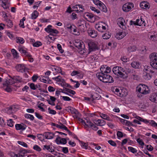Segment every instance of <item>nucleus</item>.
<instances>
[{"mask_svg":"<svg viewBox=\"0 0 157 157\" xmlns=\"http://www.w3.org/2000/svg\"><path fill=\"white\" fill-rule=\"evenodd\" d=\"M97 77L101 81L105 83H111L114 82L113 78L110 75L103 73H98L96 74Z\"/></svg>","mask_w":157,"mask_h":157,"instance_id":"obj_1","label":"nucleus"},{"mask_svg":"<svg viewBox=\"0 0 157 157\" xmlns=\"http://www.w3.org/2000/svg\"><path fill=\"white\" fill-rule=\"evenodd\" d=\"M136 90L140 94L144 95L147 94L150 92L148 86L142 84H140L136 87Z\"/></svg>","mask_w":157,"mask_h":157,"instance_id":"obj_2","label":"nucleus"},{"mask_svg":"<svg viewBox=\"0 0 157 157\" xmlns=\"http://www.w3.org/2000/svg\"><path fill=\"white\" fill-rule=\"evenodd\" d=\"M150 65L154 69L157 70V53L155 52L152 53L150 56Z\"/></svg>","mask_w":157,"mask_h":157,"instance_id":"obj_3","label":"nucleus"},{"mask_svg":"<svg viewBox=\"0 0 157 157\" xmlns=\"http://www.w3.org/2000/svg\"><path fill=\"white\" fill-rule=\"evenodd\" d=\"M136 118L140 121H142L146 124L149 123L154 127H157V123H156L154 120L150 121L146 119H144L139 116H136Z\"/></svg>","mask_w":157,"mask_h":157,"instance_id":"obj_4","label":"nucleus"},{"mask_svg":"<svg viewBox=\"0 0 157 157\" xmlns=\"http://www.w3.org/2000/svg\"><path fill=\"white\" fill-rule=\"evenodd\" d=\"M89 50L90 52L98 50L99 48L97 44L94 41H90L88 43Z\"/></svg>","mask_w":157,"mask_h":157,"instance_id":"obj_5","label":"nucleus"},{"mask_svg":"<svg viewBox=\"0 0 157 157\" xmlns=\"http://www.w3.org/2000/svg\"><path fill=\"white\" fill-rule=\"evenodd\" d=\"M133 6L132 3H127L123 6L122 10L124 12H128L131 10L132 7H133Z\"/></svg>","mask_w":157,"mask_h":157,"instance_id":"obj_6","label":"nucleus"},{"mask_svg":"<svg viewBox=\"0 0 157 157\" xmlns=\"http://www.w3.org/2000/svg\"><path fill=\"white\" fill-rule=\"evenodd\" d=\"M73 26L74 27H73V26L70 24H67L66 25L67 27V29H70L71 31H73L74 33H75V35H79L80 34L79 31H78L76 27L74 25H73Z\"/></svg>","mask_w":157,"mask_h":157,"instance_id":"obj_7","label":"nucleus"},{"mask_svg":"<svg viewBox=\"0 0 157 157\" xmlns=\"http://www.w3.org/2000/svg\"><path fill=\"white\" fill-rule=\"evenodd\" d=\"M16 68L18 71L21 72H25V70H26L27 69L24 64H17L16 66Z\"/></svg>","mask_w":157,"mask_h":157,"instance_id":"obj_8","label":"nucleus"},{"mask_svg":"<svg viewBox=\"0 0 157 157\" xmlns=\"http://www.w3.org/2000/svg\"><path fill=\"white\" fill-rule=\"evenodd\" d=\"M55 141L58 144H65L67 142L66 139L64 138H61L59 136H58L56 139Z\"/></svg>","mask_w":157,"mask_h":157,"instance_id":"obj_9","label":"nucleus"},{"mask_svg":"<svg viewBox=\"0 0 157 157\" xmlns=\"http://www.w3.org/2000/svg\"><path fill=\"white\" fill-rule=\"evenodd\" d=\"M89 35L92 38H95L98 35V32L95 30L89 29L87 31Z\"/></svg>","mask_w":157,"mask_h":157,"instance_id":"obj_10","label":"nucleus"},{"mask_svg":"<svg viewBox=\"0 0 157 157\" xmlns=\"http://www.w3.org/2000/svg\"><path fill=\"white\" fill-rule=\"evenodd\" d=\"M126 35V33L124 32H119L116 34L115 37L117 39H121Z\"/></svg>","mask_w":157,"mask_h":157,"instance_id":"obj_11","label":"nucleus"},{"mask_svg":"<svg viewBox=\"0 0 157 157\" xmlns=\"http://www.w3.org/2000/svg\"><path fill=\"white\" fill-rule=\"evenodd\" d=\"M44 136L45 138L47 139H52L54 136V134L52 133L49 132H45L44 133Z\"/></svg>","mask_w":157,"mask_h":157,"instance_id":"obj_12","label":"nucleus"},{"mask_svg":"<svg viewBox=\"0 0 157 157\" xmlns=\"http://www.w3.org/2000/svg\"><path fill=\"white\" fill-rule=\"evenodd\" d=\"M5 21L7 23L6 25L7 27L11 28L13 26V22L10 19L7 18V16L6 15L5 16Z\"/></svg>","mask_w":157,"mask_h":157,"instance_id":"obj_13","label":"nucleus"},{"mask_svg":"<svg viewBox=\"0 0 157 157\" xmlns=\"http://www.w3.org/2000/svg\"><path fill=\"white\" fill-rule=\"evenodd\" d=\"M136 22L137 23V25L142 26V27L145 26L146 25V23L145 22L144 19L140 17V19H136Z\"/></svg>","mask_w":157,"mask_h":157,"instance_id":"obj_14","label":"nucleus"},{"mask_svg":"<svg viewBox=\"0 0 157 157\" xmlns=\"http://www.w3.org/2000/svg\"><path fill=\"white\" fill-rule=\"evenodd\" d=\"M149 99L152 102L157 103V94H153L149 97Z\"/></svg>","mask_w":157,"mask_h":157,"instance_id":"obj_15","label":"nucleus"},{"mask_svg":"<svg viewBox=\"0 0 157 157\" xmlns=\"http://www.w3.org/2000/svg\"><path fill=\"white\" fill-rule=\"evenodd\" d=\"M140 6L142 8H145L147 9H149L150 7L149 3L146 1L141 2L140 4Z\"/></svg>","mask_w":157,"mask_h":157,"instance_id":"obj_16","label":"nucleus"},{"mask_svg":"<svg viewBox=\"0 0 157 157\" xmlns=\"http://www.w3.org/2000/svg\"><path fill=\"white\" fill-rule=\"evenodd\" d=\"M83 17L84 18L86 19H89L90 20H92V19L94 18V15L91 13L86 12L84 13Z\"/></svg>","mask_w":157,"mask_h":157,"instance_id":"obj_17","label":"nucleus"},{"mask_svg":"<svg viewBox=\"0 0 157 157\" xmlns=\"http://www.w3.org/2000/svg\"><path fill=\"white\" fill-rule=\"evenodd\" d=\"M151 73L146 72H143V78L145 80H148L150 79L152 76V75Z\"/></svg>","mask_w":157,"mask_h":157,"instance_id":"obj_18","label":"nucleus"},{"mask_svg":"<svg viewBox=\"0 0 157 157\" xmlns=\"http://www.w3.org/2000/svg\"><path fill=\"white\" fill-rule=\"evenodd\" d=\"M154 68L148 66H145L144 67V72H147L151 73V74L154 73V72L153 71Z\"/></svg>","mask_w":157,"mask_h":157,"instance_id":"obj_19","label":"nucleus"},{"mask_svg":"<svg viewBox=\"0 0 157 157\" xmlns=\"http://www.w3.org/2000/svg\"><path fill=\"white\" fill-rule=\"evenodd\" d=\"M52 69H54L55 71H56L57 73H60L61 75H63L64 73H62V71L61 67H58L57 66L53 65H51L50 67Z\"/></svg>","mask_w":157,"mask_h":157,"instance_id":"obj_20","label":"nucleus"},{"mask_svg":"<svg viewBox=\"0 0 157 157\" xmlns=\"http://www.w3.org/2000/svg\"><path fill=\"white\" fill-rule=\"evenodd\" d=\"M117 22L118 25L120 27H121V26H123L124 25V20L123 17H120L117 19Z\"/></svg>","mask_w":157,"mask_h":157,"instance_id":"obj_21","label":"nucleus"},{"mask_svg":"<svg viewBox=\"0 0 157 157\" xmlns=\"http://www.w3.org/2000/svg\"><path fill=\"white\" fill-rule=\"evenodd\" d=\"M15 83H16V81H14L13 78L7 80L6 81L5 83L3 84V85L4 86L6 85H10Z\"/></svg>","mask_w":157,"mask_h":157,"instance_id":"obj_22","label":"nucleus"},{"mask_svg":"<svg viewBox=\"0 0 157 157\" xmlns=\"http://www.w3.org/2000/svg\"><path fill=\"white\" fill-rule=\"evenodd\" d=\"M19 51L21 53L23 54L24 55L27 57H31L32 55L29 54L23 48H21L19 49Z\"/></svg>","mask_w":157,"mask_h":157,"instance_id":"obj_23","label":"nucleus"},{"mask_svg":"<svg viewBox=\"0 0 157 157\" xmlns=\"http://www.w3.org/2000/svg\"><path fill=\"white\" fill-rule=\"evenodd\" d=\"M78 76H79L80 78H82L83 75L81 73V72L80 71H74L71 73V75L72 76H74L76 75H78Z\"/></svg>","mask_w":157,"mask_h":157,"instance_id":"obj_24","label":"nucleus"},{"mask_svg":"<svg viewBox=\"0 0 157 157\" xmlns=\"http://www.w3.org/2000/svg\"><path fill=\"white\" fill-rule=\"evenodd\" d=\"M26 125H22L20 124H16L15 125L16 129L17 130H24L26 128Z\"/></svg>","mask_w":157,"mask_h":157,"instance_id":"obj_25","label":"nucleus"},{"mask_svg":"<svg viewBox=\"0 0 157 157\" xmlns=\"http://www.w3.org/2000/svg\"><path fill=\"white\" fill-rule=\"evenodd\" d=\"M100 117L104 119L107 120L108 121H112V120L106 114L103 113H100L99 114Z\"/></svg>","mask_w":157,"mask_h":157,"instance_id":"obj_26","label":"nucleus"},{"mask_svg":"<svg viewBox=\"0 0 157 157\" xmlns=\"http://www.w3.org/2000/svg\"><path fill=\"white\" fill-rule=\"evenodd\" d=\"M100 4V5L99 6V9L103 12H107V9L105 5L103 2H101V3Z\"/></svg>","mask_w":157,"mask_h":157,"instance_id":"obj_27","label":"nucleus"},{"mask_svg":"<svg viewBox=\"0 0 157 157\" xmlns=\"http://www.w3.org/2000/svg\"><path fill=\"white\" fill-rule=\"evenodd\" d=\"M132 67L135 68H139L140 67V64L139 62H133L131 63Z\"/></svg>","mask_w":157,"mask_h":157,"instance_id":"obj_28","label":"nucleus"},{"mask_svg":"<svg viewBox=\"0 0 157 157\" xmlns=\"http://www.w3.org/2000/svg\"><path fill=\"white\" fill-rule=\"evenodd\" d=\"M39 13L36 10L33 12L31 15V18L33 19H36L38 16Z\"/></svg>","mask_w":157,"mask_h":157,"instance_id":"obj_29","label":"nucleus"},{"mask_svg":"<svg viewBox=\"0 0 157 157\" xmlns=\"http://www.w3.org/2000/svg\"><path fill=\"white\" fill-rule=\"evenodd\" d=\"M16 42L17 43L23 44L25 42V40L22 37H17L16 39Z\"/></svg>","mask_w":157,"mask_h":157,"instance_id":"obj_30","label":"nucleus"},{"mask_svg":"<svg viewBox=\"0 0 157 157\" xmlns=\"http://www.w3.org/2000/svg\"><path fill=\"white\" fill-rule=\"evenodd\" d=\"M111 36V34H109V32L104 34L102 36L104 39H108Z\"/></svg>","mask_w":157,"mask_h":157,"instance_id":"obj_31","label":"nucleus"},{"mask_svg":"<svg viewBox=\"0 0 157 157\" xmlns=\"http://www.w3.org/2000/svg\"><path fill=\"white\" fill-rule=\"evenodd\" d=\"M112 91L116 95L119 96L120 95H121V93H120L121 90L117 88H113Z\"/></svg>","mask_w":157,"mask_h":157,"instance_id":"obj_32","label":"nucleus"},{"mask_svg":"<svg viewBox=\"0 0 157 157\" xmlns=\"http://www.w3.org/2000/svg\"><path fill=\"white\" fill-rule=\"evenodd\" d=\"M13 78L14 81H16V82H21L22 81V78L19 76H14Z\"/></svg>","mask_w":157,"mask_h":157,"instance_id":"obj_33","label":"nucleus"},{"mask_svg":"<svg viewBox=\"0 0 157 157\" xmlns=\"http://www.w3.org/2000/svg\"><path fill=\"white\" fill-rule=\"evenodd\" d=\"M79 141L80 142L81 145L83 148L86 149L88 148V144L87 143H85L82 141H80V140H79Z\"/></svg>","mask_w":157,"mask_h":157,"instance_id":"obj_34","label":"nucleus"},{"mask_svg":"<svg viewBox=\"0 0 157 157\" xmlns=\"http://www.w3.org/2000/svg\"><path fill=\"white\" fill-rule=\"evenodd\" d=\"M121 78H126L127 77V75H126L122 72L119 71L117 75Z\"/></svg>","mask_w":157,"mask_h":157,"instance_id":"obj_35","label":"nucleus"},{"mask_svg":"<svg viewBox=\"0 0 157 157\" xmlns=\"http://www.w3.org/2000/svg\"><path fill=\"white\" fill-rule=\"evenodd\" d=\"M61 85L62 86H65L66 87H68L72 89H73V87L72 86L70 85L69 84L66 83V82H65L64 81L62 82L61 83Z\"/></svg>","mask_w":157,"mask_h":157,"instance_id":"obj_36","label":"nucleus"},{"mask_svg":"<svg viewBox=\"0 0 157 157\" xmlns=\"http://www.w3.org/2000/svg\"><path fill=\"white\" fill-rule=\"evenodd\" d=\"M50 149V146L49 145H44V147L43 148V149L44 150H45L46 149L48 150L49 151H50L52 153L55 151L54 149H52V150L50 151L49 150Z\"/></svg>","mask_w":157,"mask_h":157,"instance_id":"obj_37","label":"nucleus"},{"mask_svg":"<svg viewBox=\"0 0 157 157\" xmlns=\"http://www.w3.org/2000/svg\"><path fill=\"white\" fill-rule=\"evenodd\" d=\"M25 117L27 118H29L31 121H33L34 119V117L33 115L29 114H26L25 115Z\"/></svg>","mask_w":157,"mask_h":157,"instance_id":"obj_38","label":"nucleus"},{"mask_svg":"<svg viewBox=\"0 0 157 157\" xmlns=\"http://www.w3.org/2000/svg\"><path fill=\"white\" fill-rule=\"evenodd\" d=\"M128 151H131L133 153H136L137 152V150L135 148H133L132 147H128Z\"/></svg>","mask_w":157,"mask_h":157,"instance_id":"obj_39","label":"nucleus"},{"mask_svg":"<svg viewBox=\"0 0 157 157\" xmlns=\"http://www.w3.org/2000/svg\"><path fill=\"white\" fill-rule=\"evenodd\" d=\"M76 44H75V46L77 47L79 49H83V48H82V44L80 43H76Z\"/></svg>","mask_w":157,"mask_h":157,"instance_id":"obj_40","label":"nucleus"},{"mask_svg":"<svg viewBox=\"0 0 157 157\" xmlns=\"http://www.w3.org/2000/svg\"><path fill=\"white\" fill-rule=\"evenodd\" d=\"M37 136L38 139L41 141H43L44 140V134H37Z\"/></svg>","mask_w":157,"mask_h":157,"instance_id":"obj_41","label":"nucleus"},{"mask_svg":"<svg viewBox=\"0 0 157 157\" xmlns=\"http://www.w3.org/2000/svg\"><path fill=\"white\" fill-rule=\"evenodd\" d=\"M120 93H121V95H120V97H125L127 95V93L124 90H121Z\"/></svg>","mask_w":157,"mask_h":157,"instance_id":"obj_42","label":"nucleus"},{"mask_svg":"<svg viewBox=\"0 0 157 157\" xmlns=\"http://www.w3.org/2000/svg\"><path fill=\"white\" fill-rule=\"evenodd\" d=\"M136 141L137 142L139 143V144L140 145H141V146H142V148H143L144 144V142L142 140L139 138L137 139Z\"/></svg>","mask_w":157,"mask_h":157,"instance_id":"obj_43","label":"nucleus"},{"mask_svg":"<svg viewBox=\"0 0 157 157\" xmlns=\"http://www.w3.org/2000/svg\"><path fill=\"white\" fill-rule=\"evenodd\" d=\"M68 110H69L72 113L76 114V110L72 107L68 106Z\"/></svg>","mask_w":157,"mask_h":157,"instance_id":"obj_44","label":"nucleus"},{"mask_svg":"<svg viewBox=\"0 0 157 157\" xmlns=\"http://www.w3.org/2000/svg\"><path fill=\"white\" fill-rule=\"evenodd\" d=\"M14 122L13 121L12 119H10L7 121V124L8 126L12 127L13 126V123Z\"/></svg>","mask_w":157,"mask_h":157,"instance_id":"obj_45","label":"nucleus"},{"mask_svg":"<svg viewBox=\"0 0 157 157\" xmlns=\"http://www.w3.org/2000/svg\"><path fill=\"white\" fill-rule=\"evenodd\" d=\"M29 86L30 89L33 90H35L36 89V85H35L34 83H29Z\"/></svg>","mask_w":157,"mask_h":157,"instance_id":"obj_46","label":"nucleus"},{"mask_svg":"<svg viewBox=\"0 0 157 157\" xmlns=\"http://www.w3.org/2000/svg\"><path fill=\"white\" fill-rule=\"evenodd\" d=\"M49 31H48V32H47V33H54L56 34L59 33V31L56 29H49Z\"/></svg>","mask_w":157,"mask_h":157,"instance_id":"obj_47","label":"nucleus"},{"mask_svg":"<svg viewBox=\"0 0 157 157\" xmlns=\"http://www.w3.org/2000/svg\"><path fill=\"white\" fill-rule=\"evenodd\" d=\"M72 8L73 9H78V8H79V10L80 8H81V9L82 10H84V9L83 7L82 6V5L79 4L76 5L75 6H73L72 7Z\"/></svg>","mask_w":157,"mask_h":157,"instance_id":"obj_48","label":"nucleus"},{"mask_svg":"<svg viewBox=\"0 0 157 157\" xmlns=\"http://www.w3.org/2000/svg\"><path fill=\"white\" fill-rule=\"evenodd\" d=\"M150 39L153 41H155L157 40V35H151L149 38Z\"/></svg>","mask_w":157,"mask_h":157,"instance_id":"obj_49","label":"nucleus"},{"mask_svg":"<svg viewBox=\"0 0 157 157\" xmlns=\"http://www.w3.org/2000/svg\"><path fill=\"white\" fill-rule=\"evenodd\" d=\"M42 45V43L39 41H37L36 42L34 43L33 44V45L34 47H38Z\"/></svg>","mask_w":157,"mask_h":157,"instance_id":"obj_50","label":"nucleus"},{"mask_svg":"<svg viewBox=\"0 0 157 157\" xmlns=\"http://www.w3.org/2000/svg\"><path fill=\"white\" fill-rule=\"evenodd\" d=\"M117 117L118 118V119L123 124H125L126 125V124H127L128 121L124 119H122L120 117Z\"/></svg>","mask_w":157,"mask_h":157,"instance_id":"obj_51","label":"nucleus"},{"mask_svg":"<svg viewBox=\"0 0 157 157\" xmlns=\"http://www.w3.org/2000/svg\"><path fill=\"white\" fill-rule=\"evenodd\" d=\"M33 149L36 151L40 152L41 151V149L37 145H35L33 147Z\"/></svg>","mask_w":157,"mask_h":157,"instance_id":"obj_52","label":"nucleus"},{"mask_svg":"<svg viewBox=\"0 0 157 157\" xmlns=\"http://www.w3.org/2000/svg\"><path fill=\"white\" fill-rule=\"evenodd\" d=\"M113 71L115 75H117L119 71L118 69L117 66L113 67Z\"/></svg>","mask_w":157,"mask_h":157,"instance_id":"obj_53","label":"nucleus"},{"mask_svg":"<svg viewBox=\"0 0 157 157\" xmlns=\"http://www.w3.org/2000/svg\"><path fill=\"white\" fill-rule=\"evenodd\" d=\"M117 135L118 138L119 139H120L121 138L123 137L124 136L122 132L120 131H118L117 132Z\"/></svg>","mask_w":157,"mask_h":157,"instance_id":"obj_54","label":"nucleus"},{"mask_svg":"<svg viewBox=\"0 0 157 157\" xmlns=\"http://www.w3.org/2000/svg\"><path fill=\"white\" fill-rule=\"evenodd\" d=\"M136 47L135 46H130L128 48V50L130 52H133L136 51Z\"/></svg>","mask_w":157,"mask_h":157,"instance_id":"obj_55","label":"nucleus"},{"mask_svg":"<svg viewBox=\"0 0 157 157\" xmlns=\"http://www.w3.org/2000/svg\"><path fill=\"white\" fill-rule=\"evenodd\" d=\"M17 143L23 146L27 147H28V145L25 142H23V141H17Z\"/></svg>","mask_w":157,"mask_h":157,"instance_id":"obj_56","label":"nucleus"},{"mask_svg":"<svg viewBox=\"0 0 157 157\" xmlns=\"http://www.w3.org/2000/svg\"><path fill=\"white\" fill-rule=\"evenodd\" d=\"M108 143L112 146L114 147L117 146V144L114 141L112 140H108Z\"/></svg>","mask_w":157,"mask_h":157,"instance_id":"obj_57","label":"nucleus"},{"mask_svg":"<svg viewBox=\"0 0 157 157\" xmlns=\"http://www.w3.org/2000/svg\"><path fill=\"white\" fill-rule=\"evenodd\" d=\"M48 110L49 113L50 114L54 115L56 113V111L53 109H51L50 107L48 108Z\"/></svg>","mask_w":157,"mask_h":157,"instance_id":"obj_58","label":"nucleus"},{"mask_svg":"<svg viewBox=\"0 0 157 157\" xmlns=\"http://www.w3.org/2000/svg\"><path fill=\"white\" fill-rule=\"evenodd\" d=\"M11 52L14 57H17L18 53L17 51L15 49H12L11 50Z\"/></svg>","mask_w":157,"mask_h":157,"instance_id":"obj_59","label":"nucleus"},{"mask_svg":"<svg viewBox=\"0 0 157 157\" xmlns=\"http://www.w3.org/2000/svg\"><path fill=\"white\" fill-rule=\"evenodd\" d=\"M19 152L21 153L23 155H24L25 153L29 152V151L27 150L24 149L23 150H20Z\"/></svg>","mask_w":157,"mask_h":157,"instance_id":"obj_60","label":"nucleus"},{"mask_svg":"<svg viewBox=\"0 0 157 157\" xmlns=\"http://www.w3.org/2000/svg\"><path fill=\"white\" fill-rule=\"evenodd\" d=\"M57 47L58 49L61 53H63V52L64 50L62 49L61 46L60 44H58L57 45Z\"/></svg>","mask_w":157,"mask_h":157,"instance_id":"obj_61","label":"nucleus"},{"mask_svg":"<svg viewBox=\"0 0 157 157\" xmlns=\"http://www.w3.org/2000/svg\"><path fill=\"white\" fill-rule=\"evenodd\" d=\"M59 123L61 125V128H60V129L65 130L67 131L68 129L62 123L59 122Z\"/></svg>","mask_w":157,"mask_h":157,"instance_id":"obj_62","label":"nucleus"},{"mask_svg":"<svg viewBox=\"0 0 157 157\" xmlns=\"http://www.w3.org/2000/svg\"><path fill=\"white\" fill-rule=\"evenodd\" d=\"M61 97H62L63 99L65 101H70L71 100V99L68 97L61 96Z\"/></svg>","mask_w":157,"mask_h":157,"instance_id":"obj_63","label":"nucleus"},{"mask_svg":"<svg viewBox=\"0 0 157 157\" xmlns=\"http://www.w3.org/2000/svg\"><path fill=\"white\" fill-rule=\"evenodd\" d=\"M48 90L50 92H53L55 91V89L51 86H49L48 88Z\"/></svg>","mask_w":157,"mask_h":157,"instance_id":"obj_64","label":"nucleus"}]
</instances>
